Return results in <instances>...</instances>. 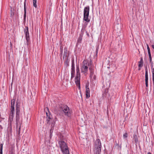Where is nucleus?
Instances as JSON below:
<instances>
[{
    "label": "nucleus",
    "instance_id": "a878e982",
    "mask_svg": "<svg viewBox=\"0 0 154 154\" xmlns=\"http://www.w3.org/2000/svg\"><path fill=\"white\" fill-rule=\"evenodd\" d=\"M149 62L151 63V67L152 68L153 67V62L152 61V57L151 56H149Z\"/></svg>",
    "mask_w": 154,
    "mask_h": 154
},
{
    "label": "nucleus",
    "instance_id": "20e7f679",
    "mask_svg": "<svg viewBox=\"0 0 154 154\" xmlns=\"http://www.w3.org/2000/svg\"><path fill=\"white\" fill-rule=\"evenodd\" d=\"M59 109L60 110L63 111L65 116L68 117L71 116L72 112L67 105L61 104L60 106Z\"/></svg>",
    "mask_w": 154,
    "mask_h": 154
},
{
    "label": "nucleus",
    "instance_id": "4c0bfd02",
    "mask_svg": "<svg viewBox=\"0 0 154 154\" xmlns=\"http://www.w3.org/2000/svg\"><path fill=\"white\" fill-rule=\"evenodd\" d=\"M86 35H87L88 36V37H90V35H89V33H88V32L87 31H86Z\"/></svg>",
    "mask_w": 154,
    "mask_h": 154
},
{
    "label": "nucleus",
    "instance_id": "cd10ccee",
    "mask_svg": "<svg viewBox=\"0 0 154 154\" xmlns=\"http://www.w3.org/2000/svg\"><path fill=\"white\" fill-rule=\"evenodd\" d=\"M15 101V100L14 99H13L11 100V106H14Z\"/></svg>",
    "mask_w": 154,
    "mask_h": 154
},
{
    "label": "nucleus",
    "instance_id": "c85d7f7f",
    "mask_svg": "<svg viewBox=\"0 0 154 154\" xmlns=\"http://www.w3.org/2000/svg\"><path fill=\"white\" fill-rule=\"evenodd\" d=\"M128 137V134L127 132L125 133L123 135V137L124 139H125L126 140H127V138Z\"/></svg>",
    "mask_w": 154,
    "mask_h": 154
},
{
    "label": "nucleus",
    "instance_id": "39448f33",
    "mask_svg": "<svg viewBox=\"0 0 154 154\" xmlns=\"http://www.w3.org/2000/svg\"><path fill=\"white\" fill-rule=\"evenodd\" d=\"M76 76L75 78V82L76 85L78 86L80 89V72L79 69V66H77L76 69Z\"/></svg>",
    "mask_w": 154,
    "mask_h": 154
},
{
    "label": "nucleus",
    "instance_id": "72a5a7b5",
    "mask_svg": "<svg viewBox=\"0 0 154 154\" xmlns=\"http://www.w3.org/2000/svg\"><path fill=\"white\" fill-rule=\"evenodd\" d=\"M146 46H147V48L148 51H150V49L149 48V46L147 44Z\"/></svg>",
    "mask_w": 154,
    "mask_h": 154
},
{
    "label": "nucleus",
    "instance_id": "ddd939ff",
    "mask_svg": "<svg viewBox=\"0 0 154 154\" xmlns=\"http://www.w3.org/2000/svg\"><path fill=\"white\" fill-rule=\"evenodd\" d=\"M67 52V48L66 47H65L64 48L63 59H64L65 57H69V54H68Z\"/></svg>",
    "mask_w": 154,
    "mask_h": 154
},
{
    "label": "nucleus",
    "instance_id": "6ab92c4d",
    "mask_svg": "<svg viewBox=\"0 0 154 154\" xmlns=\"http://www.w3.org/2000/svg\"><path fill=\"white\" fill-rule=\"evenodd\" d=\"M83 36L79 35L77 40L76 44L77 45H79V44L82 43Z\"/></svg>",
    "mask_w": 154,
    "mask_h": 154
},
{
    "label": "nucleus",
    "instance_id": "0eeeda50",
    "mask_svg": "<svg viewBox=\"0 0 154 154\" xmlns=\"http://www.w3.org/2000/svg\"><path fill=\"white\" fill-rule=\"evenodd\" d=\"M48 112H46V116L47 123L48 124L50 125L51 123H53L54 122L53 118L48 108H47Z\"/></svg>",
    "mask_w": 154,
    "mask_h": 154
},
{
    "label": "nucleus",
    "instance_id": "b1692460",
    "mask_svg": "<svg viewBox=\"0 0 154 154\" xmlns=\"http://www.w3.org/2000/svg\"><path fill=\"white\" fill-rule=\"evenodd\" d=\"M85 30L86 29L82 28L79 35L83 36L84 32L85 31Z\"/></svg>",
    "mask_w": 154,
    "mask_h": 154
},
{
    "label": "nucleus",
    "instance_id": "a19ab883",
    "mask_svg": "<svg viewBox=\"0 0 154 154\" xmlns=\"http://www.w3.org/2000/svg\"><path fill=\"white\" fill-rule=\"evenodd\" d=\"M152 47L154 50V45H152Z\"/></svg>",
    "mask_w": 154,
    "mask_h": 154
},
{
    "label": "nucleus",
    "instance_id": "7ed1b4c3",
    "mask_svg": "<svg viewBox=\"0 0 154 154\" xmlns=\"http://www.w3.org/2000/svg\"><path fill=\"white\" fill-rule=\"evenodd\" d=\"M94 154H100L101 152V143L100 140L97 138L95 141L94 144Z\"/></svg>",
    "mask_w": 154,
    "mask_h": 154
},
{
    "label": "nucleus",
    "instance_id": "e433bc0d",
    "mask_svg": "<svg viewBox=\"0 0 154 154\" xmlns=\"http://www.w3.org/2000/svg\"><path fill=\"white\" fill-rule=\"evenodd\" d=\"M96 76L95 75H94V76H93V79L94 80H96Z\"/></svg>",
    "mask_w": 154,
    "mask_h": 154
},
{
    "label": "nucleus",
    "instance_id": "37998d69",
    "mask_svg": "<svg viewBox=\"0 0 154 154\" xmlns=\"http://www.w3.org/2000/svg\"><path fill=\"white\" fill-rule=\"evenodd\" d=\"M107 68H110V67H109V66H108V67H107Z\"/></svg>",
    "mask_w": 154,
    "mask_h": 154
},
{
    "label": "nucleus",
    "instance_id": "f03ea898",
    "mask_svg": "<svg viewBox=\"0 0 154 154\" xmlns=\"http://www.w3.org/2000/svg\"><path fill=\"white\" fill-rule=\"evenodd\" d=\"M58 143L63 154H69V148L66 143L61 140L59 141Z\"/></svg>",
    "mask_w": 154,
    "mask_h": 154
},
{
    "label": "nucleus",
    "instance_id": "4be33fe9",
    "mask_svg": "<svg viewBox=\"0 0 154 154\" xmlns=\"http://www.w3.org/2000/svg\"><path fill=\"white\" fill-rule=\"evenodd\" d=\"M99 45H97L96 46V51H95V56L96 57H97V54H98V49H99Z\"/></svg>",
    "mask_w": 154,
    "mask_h": 154
},
{
    "label": "nucleus",
    "instance_id": "f704fd0d",
    "mask_svg": "<svg viewBox=\"0 0 154 154\" xmlns=\"http://www.w3.org/2000/svg\"><path fill=\"white\" fill-rule=\"evenodd\" d=\"M152 81L153 85H154V75H152Z\"/></svg>",
    "mask_w": 154,
    "mask_h": 154
},
{
    "label": "nucleus",
    "instance_id": "aec40b11",
    "mask_svg": "<svg viewBox=\"0 0 154 154\" xmlns=\"http://www.w3.org/2000/svg\"><path fill=\"white\" fill-rule=\"evenodd\" d=\"M138 67L140 68H141L143 66V58L142 57L140 58V61L138 62Z\"/></svg>",
    "mask_w": 154,
    "mask_h": 154
},
{
    "label": "nucleus",
    "instance_id": "c9c22d12",
    "mask_svg": "<svg viewBox=\"0 0 154 154\" xmlns=\"http://www.w3.org/2000/svg\"><path fill=\"white\" fill-rule=\"evenodd\" d=\"M148 54L149 56H151V54L150 51H148Z\"/></svg>",
    "mask_w": 154,
    "mask_h": 154
},
{
    "label": "nucleus",
    "instance_id": "c756f323",
    "mask_svg": "<svg viewBox=\"0 0 154 154\" xmlns=\"http://www.w3.org/2000/svg\"><path fill=\"white\" fill-rule=\"evenodd\" d=\"M11 112L14 113V106H11Z\"/></svg>",
    "mask_w": 154,
    "mask_h": 154
},
{
    "label": "nucleus",
    "instance_id": "bb28decb",
    "mask_svg": "<svg viewBox=\"0 0 154 154\" xmlns=\"http://www.w3.org/2000/svg\"><path fill=\"white\" fill-rule=\"evenodd\" d=\"M13 11H14V9H13ZM14 12L13 11H12V10L11 8V12H10V16H11V17H13L14 16Z\"/></svg>",
    "mask_w": 154,
    "mask_h": 154
},
{
    "label": "nucleus",
    "instance_id": "dca6fc26",
    "mask_svg": "<svg viewBox=\"0 0 154 154\" xmlns=\"http://www.w3.org/2000/svg\"><path fill=\"white\" fill-rule=\"evenodd\" d=\"M132 141H134L135 142V145L136 146H137V144L138 143V137L137 135L136 134H134L133 135V138L132 139Z\"/></svg>",
    "mask_w": 154,
    "mask_h": 154
},
{
    "label": "nucleus",
    "instance_id": "6e6552de",
    "mask_svg": "<svg viewBox=\"0 0 154 154\" xmlns=\"http://www.w3.org/2000/svg\"><path fill=\"white\" fill-rule=\"evenodd\" d=\"M75 68L74 59L72 58V66L71 69V79L72 80L73 79L75 75Z\"/></svg>",
    "mask_w": 154,
    "mask_h": 154
},
{
    "label": "nucleus",
    "instance_id": "2f4dec72",
    "mask_svg": "<svg viewBox=\"0 0 154 154\" xmlns=\"http://www.w3.org/2000/svg\"><path fill=\"white\" fill-rule=\"evenodd\" d=\"M60 53H63V47L61 46L60 47Z\"/></svg>",
    "mask_w": 154,
    "mask_h": 154
},
{
    "label": "nucleus",
    "instance_id": "f8f14e48",
    "mask_svg": "<svg viewBox=\"0 0 154 154\" xmlns=\"http://www.w3.org/2000/svg\"><path fill=\"white\" fill-rule=\"evenodd\" d=\"M86 90V98H89L90 97V89L88 88V85H86L85 86Z\"/></svg>",
    "mask_w": 154,
    "mask_h": 154
},
{
    "label": "nucleus",
    "instance_id": "79ce46f5",
    "mask_svg": "<svg viewBox=\"0 0 154 154\" xmlns=\"http://www.w3.org/2000/svg\"><path fill=\"white\" fill-rule=\"evenodd\" d=\"M147 154H152L150 152H149Z\"/></svg>",
    "mask_w": 154,
    "mask_h": 154
},
{
    "label": "nucleus",
    "instance_id": "473e14b6",
    "mask_svg": "<svg viewBox=\"0 0 154 154\" xmlns=\"http://www.w3.org/2000/svg\"><path fill=\"white\" fill-rule=\"evenodd\" d=\"M132 2L131 3L134 5L135 4L136 0H132Z\"/></svg>",
    "mask_w": 154,
    "mask_h": 154
},
{
    "label": "nucleus",
    "instance_id": "c03bdc74",
    "mask_svg": "<svg viewBox=\"0 0 154 154\" xmlns=\"http://www.w3.org/2000/svg\"><path fill=\"white\" fill-rule=\"evenodd\" d=\"M140 70V68H139V70Z\"/></svg>",
    "mask_w": 154,
    "mask_h": 154
},
{
    "label": "nucleus",
    "instance_id": "5701e85b",
    "mask_svg": "<svg viewBox=\"0 0 154 154\" xmlns=\"http://www.w3.org/2000/svg\"><path fill=\"white\" fill-rule=\"evenodd\" d=\"M88 23L86 22L84 23V24L82 26V28L86 29V28L88 25Z\"/></svg>",
    "mask_w": 154,
    "mask_h": 154
},
{
    "label": "nucleus",
    "instance_id": "412c9836",
    "mask_svg": "<svg viewBox=\"0 0 154 154\" xmlns=\"http://www.w3.org/2000/svg\"><path fill=\"white\" fill-rule=\"evenodd\" d=\"M89 70L90 71V77L92 78L94 74V69L92 67H90L89 68Z\"/></svg>",
    "mask_w": 154,
    "mask_h": 154
},
{
    "label": "nucleus",
    "instance_id": "f3484780",
    "mask_svg": "<svg viewBox=\"0 0 154 154\" xmlns=\"http://www.w3.org/2000/svg\"><path fill=\"white\" fill-rule=\"evenodd\" d=\"M89 14H84L83 20L87 22H89L90 19L89 18Z\"/></svg>",
    "mask_w": 154,
    "mask_h": 154
},
{
    "label": "nucleus",
    "instance_id": "9b49d317",
    "mask_svg": "<svg viewBox=\"0 0 154 154\" xmlns=\"http://www.w3.org/2000/svg\"><path fill=\"white\" fill-rule=\"evenodd\" d=\"M145 84L146 86V87H148V70L147 68L145 69Z\"/></svg>",
    "mask_w": 154,
    "mask_h": 154
},
{
    "label": "nucleus",
    "instance_id": "7c9ffc66",
    "mask_svg": "<svg viewBox=\"0 0 154 154\" xmlns=\"http://www.w3.org/2000/svg\"><path fill=\"white\" fill-rule=\"evenodd\" d=\"M33 0V6L35 8H36L37 7V5H36V0Z\"/></svg>",
    "mask_w": 154,
    "mask_h": 154
},
{
    "label": "nucleus",
    "instance_id": "a211bd4d",
    "mask_svg": "<svg viewBox=\"0 0 154 154\" xmlns=\"http://www.w3.org/2000/svg\"><path fill=\"white\" fill-rule=\"evenodd\" d=\"M64 59H65L64 64L66 67H67L69 66V60L68 59V57H65Z\"/></svg>",
    "mask_w": 154,
    "mask_h": 154
},
{
    "label": "nucleus",
    "instance_id": "9d476101",
    "mask_svg": "<svg viewBox=\"0 0 154 154\" xmlns=\"http://www.w3.org/2000/svg\"><path fill=\"white\" fill-rule=\"evenodd\" d=\"M14 113L10 112L9 113V118L8 121L9 122V124L10 125L9 128L10 130H11V122L13 121V118L14 117Z\"/></svg>",
    "mask_w": 154,
    "mask_h": 154
},
{
    "label": "nucleus",
    "instance_id": "1a4fd4ad",
    "mask_svg": "<svg viewBox=\"0 0 154 154\" xmlns=\"http://www.w3.org/2000/svg\"><path fill=\"white\" fill-rule=\"evenodd\" d=\"M24 32L25 35V38L26 40V43L28 45L29 40V36L28 27L27 26L25 27V29H24Z\"/></svg>",
    "mask_w": 154,
    "mask_h": 154
},
{
    "label": "nucleus",
    "instance_id": "423d86ee",
    "mask_svg": "<svg viewBox=\"0 0 154 154\" xmlns=\"http://www.w3.org/2000/svg\"><path fill=\"white\" fill-rule=\"evenodd\" d=\"M90 64V63H88L87 60H84L82 63V66L81 67L82 72L86 73L88 71V66Z\"/></svg>",
    "mask_w": 154,
    "mask_h": 154
},
{
    "label": "nucleus",
    "instance_id": "f257e3e1",
    "mask_svg": "<svg viewBox=\"0 0 154 154\" xmlns=\"http://www.w3.org/2000/svg\"><path fill=\"white\" fill-rule=\"evenodd\" d=\"M20 103L18 100H17L16 104V127L17 128L18 127H19L18 131V133L19 134L20 133L21 126V122L20 121Z\"/></svg>",
    "mask_w": 154,
    "mask_h": 154
},
{
    "label": "nucleus",
    "instance_id": "393cba45",
    "mask_svg": "<svg viewBox=\"0 0 154 154\" xmlns=\"http://www.w3.org/2000/svg\"><path fill=\"white\" fill-rule=\"evenodd\" d=\"M3 144V143H1L0 144V154H2L3 153L2 150Z\"/></svg>",
    "mask_w": 154,
    "mask_h": 154
},
{
    "label": "nucleus",
    "instance_id": "2eb2a0df",
    "mask_svg": "<svg viewBox=\"0 0 154 154\" xmlns=\"http://www.w3.org/2000/svg\"><path fill=\"white\" fill-rule=\"evenodd\" d=\"M90 8L89 6L84 8V14H89Z\"/></svg>",
    "mask_w": 154,
    "mask_h": 154
},
{
    "label": "nucleus",
    "instance_id": "58836bf2",
    "mask_svg": "<svg viewBox=\"0 0 154 154\" xmlns=\"http://www.w3.org/2000/svg\"><path fill=\"white\" fill-rule=\"evenodd\" d=\"M63 55V53H60V58L61 59V57H62Z\"/></svg>",
    "mask_w": 154,
    "mask_h": 154
},
{
    "label": "nucleus",
    "instance_id": "4468645a",
    "mask_svg": "<svg viewBox=\"0 0 154 154\" xmlns=\"http://www.w3.org/2000/svg\"><path fill=\"white\" fill-rule=\"evenodd\" d=\"M26 0H24V14L23 16V20L24 21H25L26 16Z\"/></svg>",
    "mask_w": 154,
    "mask_h": 154
},
{
    "label": "nucleus",
    "instance_id": "ea45409f",
    "mask_svg": "<svg viewBox=\"0 0 154 154\" xmlns=\"http://www.w3.org/2000/svg\"><path fill=\"white\" fill-rule=\"evenodd\" d=\"M152 68V75H154V67L153 68Z\"/></svg>",
    "mask_w": 154,
    "mask_h": 154
}]
</instances>
